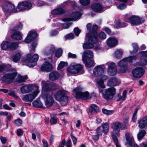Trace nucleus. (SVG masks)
<instances>
[{"label":"nucleus","instance_id":"1","mask_svg":"<svg viewBox=\"0 0 147 147\" xmlns=\"http://www.w3.org/2000/svg\"><path fill=\"white\" fill-rule=\"evenodd\" d=\"M55 99L60 102L62 105L64 106L67 102L68 97L66 95V91L64 90H59L55 93H51Z\"/></svg>","mask_w":147,"mask_h":147},{"label":"nucleus","instance_id":"2","mask_svg":"<svg viewBox=\"0 0 147 147\" xmlns=\"http://www.w3.org/2000/svg\"><path fill=\"white\" fill-rule=\"evenodd\" d=\"M136 59L135 56H130L125 58L120 61L117 63L118 66L119 67V70L121 72L124 73L128 69L127 62H132Z\"/></svg>","mask_w":147,"mask_h":147},{"label":"nucleus","instance_id":"3","mask_svg":"<svg viewBox=\"0 0 147 147\" xmlns=\"http://www.w3.org/2000/svg\"><path fill=\"white\" fill-rule=\"evenodd\" d=\"M104 72V66L98 65L95 67L93 70V73L96 77V79L104 81L107 80L108 77L103 74Z\"/></svg>","mask_w":147,"mask_h":147},{"label":"nucleus","instance_id":"4","mask_svg":"<svg viewBox=\"0 0 147 147\" xmlns=\"http://www.w3.org/2000/svg\"><path fill=\"white\" fill-rule=\"evenodd\" d=\"M38 55L37 54H34L32 57L31 54H27L26 56L25 61L27 66L32 67L36 64V61L38 59Z\"/></svg>","mask_w":147,"mask_h":147},{"label":"nucleus","instance_id":"5","mask_svg":"<svg viewBox=\"0 0 147 147\" xmlns=\"http://www.w3.org/2000/svg\"><path fill=\"white\" fill-rule=\"evenodd\" d=\"M17 74L15 70L8 72L4 75L2 80V81L7 84L13 82Z\"/></svg>","mask_w":147,"mask_h":147},{"label":"nucleus","instance_id":"6","mask_svg":"<svg viewBox=\"0 0 147 147\" xmlns=\"http://www.w3.org/2000/svg\"><path fill=\"white\" fill-rule=\"evenodd\" d=\"M67 70L68 72L72 74L80 73V74H82L84 72L81 65H76L74 63L70 65L67 68Z\"/></svg>","mask_w":147,"mask_h":147},{"label":"nucleus","instance_id":"7","mask_svg":"<svg viewBox=\"0 0 147 147\" xmlns=\"http://www.w3.org/2000/svg\"><path fill=\"white\" fill-rule=\"evenodd\" d=\"M102 94L104 98L107 100L112 99L116 93V89L114 87H111L106 89L102 91Z\"/></svg>","mask_w":147,"mask_h":147},{"label":"nucleus","instance_id":"8","mask_svg":"<svg viewBox=\"0 0 147 147\" xmlns=\"http://www.w3.org/2000/svg\"><path fill=\"white\" fill-rule=\"evenodd\" d=\"M112 128L114 133L117 136H120V129L124 130L127 128V127L124 125L118 122H116L112 124Z\"/></svg>","mask_w":147,"mask_h":147},{"label":"nucleus","instance_id":"9","mask_svg":"<svg viewBox=\"0 0 147 147\" xmlns=\"http://www.w3.org/2000/svg\"><path fill=\"white\" fill-rule=\"evenodd\" d=\"M126 22H130L133 26H137L142 23L141 19L138 16L132 15L129 17L127 15L125 16Z\"/></svg>","mask_w":147,"mask_h":147},{"label":"nucleus","instance_id":"10","mask_svg":"<svg viewBox=\"0 0 147 147\" xmlns=\"http://www.w3.org/2000/svg\"><path fill=\"white\" fill-rule=\"evenodd\" d=\"M39 92L38 87H35V89L33 94H29L25 95L22 98V100L25 101L32 102L35 98Z\"/></svg>","mask_w":147,"mask_h":147},{"label":"nucleus","instance_id":"11","mask_svg":"<svg viewBox=\"0 0 147 147\" xmlns=\"http://www.w3.org/2000/svg\"><path fill=\"white\" fill-rule=\"evenodd\" d=\"M32 5L30 2L24 1L19 3L17 7L18 11L29 10L31 9Z\"/></svg>","mask_w":147,"mask_h":147},{"label":"nucleus","instance_id":"12","mask_svg":"<svg viewBox=\"0 0 147 147\" xmlns=\"http://www.w3.org/2000/svg\"><path fill=\"white\" fill-rule=\"evenodd\" d=\"M3 9L7 13L16 12L18 11L17 8L15 9V6L9 2H7L3 7Z\"/></svg>","mask_w":147,"mask_h":147},{"label":"nucleus","instance_id":"13","mask_svg":"<svg viewBox=\"0 0 147 147\" xmlns=\"http://www.w3.org/2000/svg\"><path fill=\"white\" fill-rule=\"evenodd\" d=\"M125 138L127 142L126 144L128 147H132L134 145V147H139L138 145L134 144V141L132 136L129 133H126L125 134Z\"/></svg>","mask_w":147,"mask_h":147},{"label":"nucleus","instance_id":"14","mask_svg":"<svg viewBox=\"0 0 147 147\" xmlns=\"http://www.w3.org/2000/svg\"><path fill=\"white\" fill-rule=\"evenodd\" d=\"M74 91L76 92V97L77 98L86 99L88 97L89 93L87 92H80L79 87L74 89Z\"/></svg>","mask_w":147,"mask_h":147},{"label":"nucleus","instance_id":"15","mask_svg":"<svg viewBox=\"0 0 147 147\" xmlns=\"http://www.w3.org/2000/svg\"><path fill=\"white\" fill-rule=\"evenodd\" d=\"M98 34L95 32L94 34L92 33H88L86 36V39L88 40V42L93 44L96 43L97 41Z\"/></svg>","mask_w":147,"mask_h":147},{"label":"nucleus","instance_id":"16","mask_svg":"<svg viewBox=\"0 0 147 147\" xmlns=\"http://www.w3.org/2000/svg\"><path fill=\"white\" fill-rule=\"evenodd\" d=\"M81 15L80 13L79 12H73L70 15L69 17L63 19L62 20L64 22L74 21L76 20Z\"/></svg>","mask_w":147,"mask_h":147},{"label":"nucleus","instance_id":"17","mask_svg":"<svg viewBox=\"0 0 147 147\" xmlns=\"http://www.w3.org/2000/svg\"><path fill=\"white\" fill-rule=\"evenodd\" d=\"M144 70L141 67H137L132 71L133 76L136 78L140 77L144 74Z\"/></svg>","mask_w":147,"mask_h":147},{"label":"nucleus","instance_id":"18","mask_svg":"<svg viewBox=\"0 0 147 147\" xmlns=\"http://www.w3.org/2000/svg\"><path fill=\"white\" fill-rule=\"evenodd\" d=\"M107 64L109 65L108 72L109 75L111 76L116 75L117 74V69L115 64L113 62H111L109 64V63H108Z\"/></svg>","mask_w":147,"mask_h":147},{"label":"nucleus","instance_id":"19","mask_svg":"<svg viewBox=\"0 0 147 147\" xmlns=\"http://www.w3.org/2000/svg\"><path fill=\"white\" fill-rule=\"evenodd\" d=\"M52 65L49 62L47 61H45L42 65L40 68L41 71H45L49 72L52 70Z\"/></svg>","mask_w":147,"mask_h":147},{"label":"nucleus","instance_id":"20","mask_svg":"<svg viewBox=\"0 0 147 147\" xmlns=\"http://www.w3.org/2000/svg\"><path fill=\"white\" fill-rule=\"evenodd\" d=\"M38 87L33 86L31 84H28L24 86L21 87L20 88V90L22 93H26L34 89H35V87Z\"/></svg>","mask_w":147,"mask_h":147},{"label":"nucleus","instance_id":"21","mask_svg":"<svg viewBox=\"0 0 147 147\" xmlns=\"http://www.w3.org/2000/svg\"><path fill=\"white\" fill-rule=\"evenodd\" d=\"M94 57L93 52L89 50L86 51L84 52L82 56V61H86L87 59L92 58Z\"/></svg>","mask_w":147,"mask_h":147},{"label":"nucleus","instance_id":"22","mask_svg":"<svg viewBox=\"0 0 147 147\" xmlns=\"http://www.w3.org/2000/svg\"><path fill=\"white\" fill-rule=\"evenodd\" d=\"M37 36V33L34 32L30 31L29 33L25 39L26 43H29L34 40Z\"/></svg>","mask_w":147,"mask_h":147},{"label":"nucleus","instance_id":"23","mask_svg":"<svg viewBox=\"0 0 147 147\" xmlns=\"http://www.w3.org/2000/svg\"><path fill=\"white\" fill-rule=\"evenodd\" d=\"M53 103L54 100L52 96L50 94H47L45 101V105L47 107H50L53 105Z\"/></svg>","mask_w":147,"mask_h":147},{"label":"nucleus","instance_id":"24","mask_svg":"<svg viewBox=\"0 0 147 147\" xmlns=\"http://www.w3.org/2000/svg\"><path fill=\"white\" fill-rule=\"evenodd\" d=\"M66 12V11L63 8L61 7L58 8L53 9L51 11V14L54 16L61 15L64 14Z\"/></svg>","mask_w":147,"mask_h":147},{"label":"nucleus","instance_id":"25","mask_svg":"<svg viewBox=\"0 0 147 147\" xmlns=\"http://www.w3.org/2000/svg\"><path fill=\"white\" fill-rule=\"evenodd\" d=\"M107 45L110 47H113L116 46L118 43L117 40L114 38H110L107 40Z\"/></svg>","mask_w":147,"mask_h":147},{"label":"nucleus","instance_id":"26","mask_svg":"<svg viewBox=\"0 0 147 147\" xmlns=\"http://www.w3.org/2000/svg\"><path fill=\"white\" fill-rule=\"evenodd\" d=\"M92 9L96 12H100L103 9V7L100 4L94 3L91 6Z\"/></svg>","mask_w":147,"mask_h":147},{"label":"nucleus","instance_id":"27","mask_svg":"<svg viewBox=\"0 0 147 147\" xmlns=\"http://www.w3.org/2000/svg\"><path fill=\"white\" fill-rule=\"evenodd\" d=\"M59 76V74L57 71L52 72L49 74V79L52 81L57 80Z\"/></svg>","mask_w":147,"mask_h":147},{"label":"nucleus","instance_id":"28","mask_svg":"<svg viewBox=\"0 0 147 147\" xmlns=\"http://www.w3.org/2000/svg\"><path fill=\"white\" fill-rule=\"evenodd\" d=\"M42 90L46 92L51 90L52 89V85L50 84H49L45 81H43L42 82Z\"/></svg>","mask_w":147,"mask_h":147},{"label":"nucleus","instance_id":"29","mask_svg":"<svg viewBox=\"0 0 147 147\" xmlns=\"http://www.w3.org/2000/svg\"><path fill=\"white\" fill-rule=\"evenodd\" d=\"M97 81V86L99 89L100 93H102L104 91L103 89L105 88V85L104 84L103 81L101 80L98 79Z\"/></svg>","mask_w":147,"mask_h":147},{"label":"nucleus","instance_id":"30","mask_svg":"<svg viewBox=\"0 0 147 147\" xmlns=\"http://www.w3.org/2000/svg\"><path fill=\"white\" fill-rule=\"evenodd\" d=\"M27 78L28 77L26 75L22 76L20 75H18L15 82L18 83L24 82Z\"/></svg>","mask_w":147,"mask_h":147},{"label":"nucleus","instance_id":"31","mask_svg":"<svg viewBox=\"0 0 147 147\" xmlns=\"http://www.w3.org/2000/svg\"><path fill=\"white\" fill-rule=\"evenodd\" d=\"M11 37L14 39L21 40L22 38V35L20 32L17 31L11 35Z\"/></svg>","mask_w":147,"mask_h":147},{"label":"nucleus","instance_id":"32","mask_svg":"<svg viewBox=\"0 0 147 147\" xmlns=\"http://www.w3.org/2000/svg\"><path fill=\"white\" fill-rule=\"evenodd\" d=\"M89 112L91 114L97 113L99 111V107L95 104L91 105V108L89 109Z\"/></svg>","mask_w":147,"mask_h":147},{"label":"nucleus","instance_id":"33","mask_svg":"<svg viewBox=\"0 0 147 147\" xmlns=\"http://www.w3.org/2000/svg\"><path fill=\"white\" fill-rule=\"evenodd\" d=\"M117 82V79L115 77H112L110 80L108 82L107 84L109 86L116 85Z\"/></svg>","mask_w":147,"mask_h":147},{"label":"nucleus","instance_id":"34","mask_svg":"<svg viewBox=\"0 0 147 147\" xmlns=\"http://www.w3.org/2000/svg\"><path fill=\"white\" fill-rule=\"evenodd\" d=\"M85 62L86 66L88 67H92L94 66L95 63L94 61L91 59H87L86 61H83Z\"/></svg>","mask_w":147,"mask_h":147},{"label":"nucleus","instance_id":"35","mask_svg":"<svg viewBox=\"0 0 147 147\" xmlns=\"http://www.w3.org/2000/svg\"><path fill=\"white\" fill-rule=\"evenodd\" d=\"M18 45L19 43L18 42H9V49L11 51H13L18 47Z\"/></svg>","mask_w":147,"mask_h":147},{"label":"nucleus","instance_id":"36","mask_svg":"<svg viewBox=\"0 0 147 147\" xmlns=\"http://www.w3.org/2000/svg\"><path fill=\"white\" fill-rule=\"evenodd\" d=\"M101 126L103 130V132L104 133H107L108 132L109 127L108 123L106 122L103 123Z\"/></svg>","mask_w":147,"mask_h":147},{"label":"nucleus","instance_id":"37","mask_svg":"<svg viewBox=\"0 0 147 147\" xmlns=\"http://www.w3.org/2000/svg\"><path fill=\"white\" fill-rule=\"evenodd\" d=\"M55 47L53 46H49L47 48L45 49V53L46 54L48 53H53L54 51H55Z\"/></svg>","mask_w":147,"mask_h":147},{"label":"nucleus","instance_id":"38","mask_svg":"<svg viewBox=\"0 0 147 147\" xmlns=\"http://www.w3.org/2000/svg\"><path fill=\"white\" fill-rule=\"evenodd\" d=\"M114 26L116 27L117 28H118L120 27H124L127 26L126 23H121L119 20L117 21L116 22Z\"/></svg>","mask_w":147,"mask_h":147},{"label":"nucleus","instance_id":"39","mask_svg":"<svg viewBox=\"0 0 147 147\" xmlns=\"http://www.w3.org/2000/svg\"><path fill=\"white\" fill-rule=\"evenodd\" d=\"M123 53V52L121 50H117L115 53V57L116 58L119 59L121 57Z\"/></svg>","mask_w":147,"mask_h":147},{"label":"nucleus","instance_id":"40","mask_svg":"<svg viewBox=\"0 0 147 147\" xmlns=\"http://www.w3.org/2000/svg\"><path fill=\"white\" fill-rule=\"evenodd\" d=\"M139 124L138 126L140 128H144L147 125V124L145 121L144 118L140 120L138 122Z\"/></svg>","mask_w":147,"mask_h":147},{"label":"nucleus","instance_id":"41","mask_svg":"<svg viewBox=\"0 0 147 147\" xmlns=\"http://www.w3.org/2000/svg\"><path fill=\"white\" fill-rule=\"evenodd\" d=\"M32 104L34 106L36 107H42L43 104L39 100H35L33 102Z\"/></svg>","mask_w":147,"mask_h":147},{"label":"nucleus","instance_id":"42","mask_svg":"<svg viewBox=\"0 0 147 147\" xmlns=\"http://www.w3.org/2000/svg\"><path fill=\"white\" fill-rule=\"evenodd\" d=\"M21 57L20 54V53H16L13 56L11 57L12 58L13 61L16 63L19 61Z\"/></svg>","mask_w":147,"mask_h":147},{"label":"nucleus","instance_id":"43","mask_svg":"<svg viewBox=\"0 0 147 147\" xmlns=\"http://www.w3.org/2000/svg\"><path fill=\"white\" fill-rule=\"evenodd\" d=\"M146 132L144 130H141L137 135V137L138 140H141L145 136Z\"/></svg>","mask_w":147,"mask_h":147},{"label":"nucleus","instance_id":"44","mask_svg":"<svg viewBox=\"0 0 147 147\" xmlns=\"http://www.w3.org/2000/svg\"><path fill=\"white\" fill-rule=\"evenodd\" d=\"M9 42L6 41H3L1 44V48L3 50H5L7 48H9Z\"/></svg>","mask_w":147,"mask_h":147},{"label":"nucleus","instance_id":"45","mask_svg":"<svg viewBox=\"0 0 147 147\" xmlns=\"http://www.w3.org/2000/svg\"><path fill=\"white\" fill-rule=\"evenodd\" d=\"M71 4L73 5L74 7H75L76 5V4L75 2L73 1H70L69 0L66 1L64 2L61 5V6L63 7L67 5H70Z\"/></svg>","mask_w":147,"mask_h":147},{"label":"nucleus","instance_id":"46","mask_svg":"<svg viewBox=\"0 0 147 147\" xmlns=\"http://www.w3.org/2000/svg\"><path fill=\"white\" fill-rule=\"evenodd\" d=\"M93 44L89 42L84 43L83 45V47L84 49H90L93 48Z\"/></svg>","mask_w":147,"mask_h":147},{"label":"nucleus","instance_id":"47","mask_svg":"<svg viewBox=\"0 0 147 147\" xmlns=\"http://www.w3.org/2000/svg\"><path fill=\"white\" fill-rule=\"evenodd\" d=\"M112 138L115 144L117 147H120V145L118 144V139L115 135L113 133L111 135Z\"/></svg>","mask_w":147,"mask_h":147},{"label":"nucleus","instance_id":"48","mask_svg":"<svg viewBox=\"0 0 147 147\" xmlns=\"http://www.w3.org/2000/svg\"><path fill=\"white\" fill-rule=\"evenodd\" d=\"M67 65L68 63L67 62L61 61L59 65L57 67V69L58 70H59L63 67L67 66Z\"/></svg>","mask_w":147,"mask_h":147},{"label":"nucleus","instance_id":"49","mask_svg":"<svg viewBox=\"0 0 147 147\" xmlns=\"http://www.w3.org/2000/svg\"><path fill=\"white\" fill-rule=\"evenodd\" d=\"M63 52L62 49L60 48L58 49L55 53V56L58 58L59 57L62 55Z\"/></svg>","mask_w":147,"mask_h":147},{"label":"nucleus","instance_id":"50","mask_svg":"<svg viewBox=\"0 0 147 147\" xmlns=\"http://www.w3.org/2000/svg\"><path fill=\"white\" fill-rule=\"evenodd\" d=\"M103 113L107 115H110L113 113V111L111 110H109L105 109H103L102 110Z\"/></svg>","mask_w":147,"mask_h":147},{"label":"nucleus","instance_id":"51","mask_svg":"<svg viewBox=\"0 0 147 147\" xmlns=\"http://www.w3.org/2000/svg\"><path fill=\"white\" fill-rule=\"evenodd\" d=\"M96 133L100 136L102 134L103 130L101 126L98 127L96 129Z\"/></svg>","mask_w":147,"mask_h":147},{"label":"nucleus","instance_id":"52","mask_svg":"<svg viewBox=\"0 0 147 147\" xmlns=\"http://www.w3.org/2000/svg\"><path fill=\"white\" fill-rule=\"evenodd\" d=\"M57 117H52L50 120V123L51 124H55L57 123Z\"/></svg>","mask_w":147,"mask_h":147},{"label":"nucleus","instance_id":"53","mask_svg":"<svg viewBox=\"0 0 147 147\" xmlns=\"http://www.w3.org/2000/svg\"><path fill=\"white\" fill-rule=\"evenodd\" d=\"M81 4L83 5H88L90 2V0H80Z\"/></svg>","mask_w":147,"mask_h":147},{"label":"nucleus","instance_id":"54","mask_svg":"<svg viewBox=\"0 0 147 147\" xmlns=\"http://www.w3.org/2000/svg\"><path fill=\"white\" fill-rule=\"evenodd\" d=\"M22 24L20 23L17 26L15 27L13 29V30L16 31L18 30H21L22 28Z\"/></svg>","mask_w":147,"mask_h":147},{"label":"nucleus","instance_id":"55","mask_svg":"<svg viewBox=\"0 0 147 147\" xmlns=\"http://www.w3.org/2000/svg\"><path fill=\"white\" fill-rule=\"evenodd\" d=\"M71 24V23H65L63 24H61L62 28V29H65L69 28V26Z\"/></svg>","mask_w":147,"mask_h":147},{"label":"nucleus","instance_id":"56","mask_svg":"<svg viewBox=\"0 0 147 147\" xmlns=\"http://www.w3.org/2000/svg\"><path fill=\"white\" fill-rule=\"evenodd\" d=\"M126 5L124 3H121L117 6V8L119 9H123L126 7Z\"/></svg>","mask_w":147,"mask_h":147},{"label":"nucleus","instance_id":"57","mask_svg":"<svg viewBox=\"0 0 147 147\" xmlns=\"http://www.w3.org/2000/svg\"><path fill=\"white\" fill-rule=\"evenodd\" d=\"M22 120L20 119H18L15 121L14 123L17 126H20L22 123Z\"/></svg>","mask_w":147,"mask_h":147},{"label":"nucleus","instance_id":"58","mask_svg":"<svg viewBox=\"0 0 147 147\" xmlns=\"http://www.w3.org/2000/svg\"><path fill=\"white\" fill-rule=\"evenodd\" d=\"M74 34L71 33L65 36V38L67 39H72L74 38Z\"/></svg>","mask_w":147,"mask_h":147},{"label":"nucleus","instance_id":"59","mask_svg":"<svg viewBox=\"0 0 147 147\" xmlns=\"http://www.w3.org/2000/svg\"><path fill=\"white\" fill-rule=\"evenodd\" d=\"M98 28V26L96 25H94L93 26L92 30H91V33L93 34H94V33L96 32V34H97L96 31Z\"/></svg>","mask_w":147,"mask_h":147},{"label":"nucleus","instance_id":"60","mask_svg":"<svg viewBox=\"0 0 147 147\" xmlns=\"http://www.w3.org/2000/svg\"><path fill=\"white\" fill-rule=\"evenodd\" d=\"M74 31L76 36H78L80 32L81 31L79 29L78 27H76L74 29Z\"/></svg>","mask_w":147,"mask_h":147},{"label":"nucleus","instance_id":"61","mask_svg":"<svg viewBox=\"0 0 147 147\" xmlns=\"http://www.w3.org/2000/svg\"><path fill=\"white\" fill-rule=\"evenodd\" d=\"M99 38L101 39H104L106 37V34L104 32H100L99 34Z\"/></svg>","mask_w":147,"mask_h":147},{"label":"nucleus","instance_id":"62","mask_svg":"<svg viewBox=\"0 0 147 147\" xmlns=\"http://www.w3.org/2000/svg\"><path fill=\"white\" fill-rule=\"evenodd\" d=\"M71 138L74 144L75 145L76 143L77 139L72 134H71Z\"/></svg>","mask_w":147,"mask_h":147},{"label":"nucleus","instance_id":"63","mask_svg":"<svg viewBox=\"0 0 147 147\" xmlns=\"http://www.w3.org/2000/svg\"><path fill=\"white\" fill-rule=\"evenodd\" d=\"M68 57L69 58L72 59L76 58L77 57L76 54H72L70 53H68Z\"/></svg>","mask_w":147,"mask_h":147},{"label":"nucleus","instance_id":"64","mask_svg":"<svg viewBox=\"0 0 147 147\" xmlns=\"http://www.w3.org/2000/svg\"><path fill=\"white\" fill-rule=\"evenodd\" d=\"M37 44L36 43H33L31 47H30L31 49H32V52H34L35 49L36 47Z\"/></svg>","mask_w":147,"mask_h":147}]
</instances>
